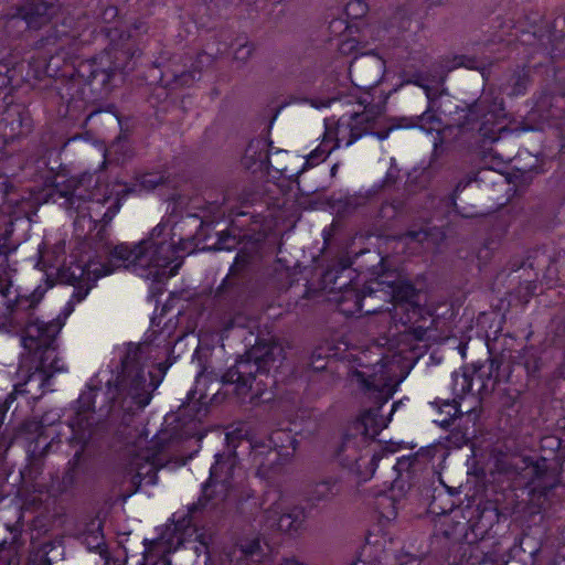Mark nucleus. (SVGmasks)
<instances>
[{
	"instance_id": "obj_1",
	"label": "nucleus",
	"mask_w": 565,
	"mask_h": 565,
	"mask_svg": "<svg viewBox=\"0 0 565 565\" xmlns=\"http://www.w3.org/2000/svg\"><path fill=\"white\" fill-rule=\"evenodd\" d=\"M75 0H24L0 30V139L3 145L32 129V118L13 93L32 79L50 78L62 100L60 113L83 111L86 90L102 94L115 87L118 73H128L141 56L132 33L148 31L143 18L124 28L116 6L98 1L90 11Z\"/></svg>"
},
{
	"instance_id": "obj_2",
	"label": "nucleus",
	"mask_w": 565,
	"mask_h": 565,
	"mask_svg": "<svg viewBox=\"0 0 565 565\" xmlns=\"http://www.w3.org/2000/svg\"><path fill=\"white\" fill-rule=\"evenodd\" d=\"M178 253L179 247L173 241L171 230L163 223L157 224L138 243H119L113 246L110 242H106L102 253L86 264L74 263L60 270L61 280L74 288L67 307L74 310L77 303L86 299L98 279L121 267H134L135 271H140V276L163 284L174 277L183 264Z\"/></svg>"
},
{
	"instance_id": "obj_3",
	"label": "nucleus",
	"mask_w": 565,
	"mask_h": 565,
	"mask_svg": "<svg viewBox=\"0 0 565 565\" xmlns=\"http://www.w3.org/2000/svg\"><path fill=\"white\" fill-rule=\"evenodd\" d=\"M543 359L534 349H526L504 363L494 356L471 369L451 373L454 401L471 395L483 399L495 390L501 391V406L519 412L525 403L543 405L555 394L557 380L543 374Z\"/></svg>"
},
{
	"instance_id": "obj_4",
	"label": "nucleus",
	"mask_w": 565,
	"mask_h": 565,
	"mask_svg": "<svg viewBox=\"0 0 565 565\" xmlns=\"http://www.w3.org/2000/svg\"><path fill=\"white\" fill-rule=\"evenodd\" d=\"M2 248L4 250L0 252V298L3 313L0 316V329L6 324L19 328L23 348L44 365L45 355L56 350V337L63 328V322L60 319L45 321L35 316V310L45 294L55 286V280L44 274L32 290L13 284V270L7 262V255L12 248Z\"/></svg>"
},
{
	"instance_id": "obj_5",
	"label": "nucleus",
	"mask_w": 565,
	"mask_h": 565,
	"mask_svg": "<svg viewBox=\"0 0 565 565\" xmlns=\"http://www.w3.org/2000/svg\"><path fill=\"white\" fill-rule=\"evenodd\" d=\"M275 438L276 434L266 439L258 440L242 436L241 431L227 433L225 441L228 450L215 454L209 478L201 484V491L213 500L216 498L217 492L226 493L228 491L238 463L237 448L244 445L249 450L252 463L257 467V475H263L271 469L280 455L277 450L278 445Z\"/></svg>"
},
{
	"instance_id": "obj_6",
	"label": "nucleus",
	"mask_w": 565,
	"mask_h": 565,
	"mask_svg": "<svg viewBox=\"0 0 565 565\" xmlns=\"http://www.w3.org/2000/svg\"><path fill=\"white\" fill-rule=\"evenodd\" d=\"M273 348H252L221 375L224 394L238 403L258 404L270 399L269 373L275 367Z\"/></svg>"
},
{
	"instance_id": "obj_7",
	"label": "nucleus",
	"mask_w": 565,
	"mask_h": 565,
	"mask_svg": "<svg viewBox=\"0 0 565 565\" xmlns=\"http://www.w3.org/2000/svg\"><path fill=\"white\" fill-rule=\"evenodd\" d=\"M105 396L109 411L120 409L127 414L150 404L152 393L148 391L142 352L138 345L129 344L120 360V372L114 382H107Z\"/></svg>"
},
{
	"instance_id": "obj_8",
	"label": "nucleus",
	"mask_w": 565,
	"mask_h": 565,
	"mask_svg": "<svg viewBox=\"0 0 565 565\" xmlns=\"http://www.w3.org/2000/svg\"><path fill=\"white\" fill-rule=\"evenodd\" d=\"M213 38H220L215 51L210 47V52L202 51L196 54L195 60L191 64L190 70L182 72H170L163 70L161 63L156 61L154 68L159 73L158 83L159 87L156 89L158 97H168L169 92L178 87L191 86L194 82L201 81L204 75L214 66L217 56L227 54L233 51L234 60L245 62L247 61L253 51L254 44L248 41L246 35H237L236 38L228 36L224 39L223 32L215 33Z\"/></svg>"
},
{
	"instance_id": "obj_9",
	"label": "nucleus",
	"mask_w": 565,
	"mask_h": 565,
	"mask_svg": "<svg viewBox=\"0 0 565 565\" xmlns=\"http://www.w3.org/2000/svg\"><path fill=\"white\" fill-rule=\"evenodd\" d=\"M113 88L109 90L95 94L90 93L89 89L86 90L87 97H89V103L83 111H78L73 117L72 115H63L60 113V108L62 107V100L56 96V89L50 88V102H47V106L52 105L55 108V111L58 117L65 118L70 121H79L82 117L84 118V122H95L98 118L105 116L106 121L116 125L119 128L118 136L111 141V143L106 149V157L111 158V160L117 163H125L132 156V142L131 136L135 130L136 120L131 116H124L118 110L117 106L114 104H108L105 107L92 108L90 106L95 100L102 98L105 95H108Z\"/></svg>"
},
{
	"instance_id": "obj_10",
	"label": "nucleus",
	"mask_w": 565,
	"mask_h": 565,
	"mask_svg": "<svg viewBox=\"0 0 565 565\" xmlns=\"http://www.w3.org/2000/svg\"><path fill=\"white\" fill-rule=\"evenodd\" d=\"M358 275L352 268V262L348 257H341L331 266L326 268L322 273V282L331 291H339L335 298L339 311L345 317H353L358 313H374V309L364 310L365 298H372L377 289L373 287L374 284H364L360 288L356 280Z\"/></svg>"
},
{
	"instance_id": "obj_11",
	"label": "nucleus",
	"mask_w": 565,
	"mask_h": 565,
	"mask_svg": "<svg viewBox=\"0 0 565 565\" xmlns=\"http://www.w3.org/2000/svg\"><path fill=\"white\" fill-rule=\"evenodd\" d=\"M401 403L402 402H394L392 404V408L387 417L382 416L380 408H370L364 411L351 427L355 433L353 434L348 430L343 434L341 443L334 451L335 460L344 467L355 463L360 459L358 450L359 443H366L375 439V437L388 426L393 414L396 412Z\"/></svg>"
},
{
	"instance_id": "obj_12",
	"label": "nucleus",
	"mask_w": 565,
	"mask_h": 565,
	"mask_svg": "<svg viewBox=\"0 0 565 565\" xmlns=\"http://www.w3.org/2000/svg\"><path fill=\"white\" fill-rule=\"evenodd\" d=\"M507 110L502 98L489 102L481 99L468 109V118L473 128H477L483 142L501 143L512 137L514 131L505 124Z\"/></svg>"
},
{
	"instance_id": "obj_13",
	"label": "nucleus",
	"mask_w": 565,
	"mask_h": 565,
	"mask_svg": "<svg viewBox=\"0 0 565 565\" xmlns=\"http://www.w3.org/2000/svg\"><path fill=\"white\" fill-rule=\"evenodd\" d=\"M248 292V282L235 265H232L227 275L222 279L215 290L214 298L221 305L233 311V315L224 322V331L235 328L246 329L252 327L248 317L241 312Z\"/></svg>"
},
{
	"instance_id": "obj_14",
	"label": "nucleus",
	"mask_w": 565,
	"mask_h": 565,
	"mask_svg": "<svg viewBox=\"0 0 565 565\" xmlns=\"http://www.w3.org/2000/svg\"><path fill=\"white\" fill-rule=\"evenodd\" d=\"M369 127L365 122L363 114H352L351 116H341L337 122L334 130V139L323 141L310 152L305 164H318L327 159L332 150L342 146L350 147L364 135L367 134Z\"/></svg>"
},
{
	"instance_id": "obj_15",
	"label": "nucleus",
	"mask_w": 565,
	"mask_h": 565,
	"mask_svg": "<svg viewBox=\"0 0 565 565\" xmlns=\"http://www.w3.org/2000/svg\"><path fill=\"white\" fill-rule=\"evenodd\" d=\"M407 83L424 90L427 98V107L419 116L399 118L396 127L403 129L418 128L427 135H431L434 132L440 135L445 125L440 116L437 114L436 107L438 98L433 94V89L428 84V76L423 72L416 71L409 75Z\"/></svg>"
},
{
	"instance_id": "obj_16",
	"label": "nucleus",
	"mask_w": 565,
	"mask_h": 565,
	"mask_svg": "<svg viewBox=\"0 0 565 565\" xmlns=\"http://www.w3.org/2000/svg\"><path fill=\"white\" fill-rule=\"evenodd\" d=\"M394 317L403 326H409L423 320L427 308L420 303V292L409 280H401L391 286Z\"/></svg>"
},
{
	"instance_id": "obj_17",
	"label": "nucleus",
	"mask_w": 565,
	"mask_h": 565,
	"mask_svg": "<svg viewBox=\"0 0 565 565\" xmlns=\"http://www.w3.org/2000/svg\"><path fill=\"white\" fill-rule=\"evenodd\" d=\"M531 115L542 124L565 134V90L562 88L544 89L535 95Z\"/></svg>"
},
{
	"instance_id": "obj_18",
	"label": "nucleus",
	"mask_w": 565,
	"mask_h": 565,
	"mask_svg": "<svg viewBox=\"0 0 565 565\" xmlns=\"http://www.w3.org/2000/svg\"><path fill=\"white\" fill-rule=\"evenodd\" d=\"M31 148L26 149L25 160L22 170H31L32 175L38 177L46 172L45 179L52 185H57V175L53 174V168L50 167L51 157L57 149V143L53 142L50 134L43 132L39 139H32Z\"/></svg>"
},
{
	"instance_id": "obj_19",
	"label": "nucleus",
	"mask_w": 565,
	"mask_h": 565,
	"mask_svg": "<svg viewBox=\"0 0 565 565\" xmlns=\"http://www.w3.org/2000/svg\"><path fill=\"white\" fill-rule=\"evenodd\" d=\"M288 154L287 150L275 148L273 141L267 138L256 137L249 140L244 153V162L247 169H254L270 173L275 171L284 177L287 173L286 166H274L270 157L273 154Z\"/></svg>"
},
{
	"instance_id": "obj_20",
	"label": "nucleus",
	"mask_w": 565,
	"mask_h": 565,
	"mask_svg": "<svg viewBox=\"0 0 565 565\" xmlns=\"http://www.w3.org/2000/svg\"><path fill=\"white\" fill-rule=\"evenodd\" d=\"M267 520L273 527L284 533H296L305 521V509L299 505H288L281 492L277 500L266 510Z\"/></svg>"
},
{
	"instance_id": "obj_21",
	"label": "nucleus",
	"mask_w": 565,
	"mask_h": 565,
	"mask_svg": "<svg viewBox=\"0 0 565 565\" xmlns=\"http://www.w3.org/2000/svg\"><path fill=\"white\" fill-rule=\"evenodd\" d=\"M386 541L383 535H375L371 532L365 536V542L361 546L355 561L350 565H377L385 557ZM417 557L413 554H404L396 556V565H418Z\"/></svg>"
},
{
	"instance_id": "obj_22",
	"label": "nucleus",
	"mask_w": 565,
	"mask_h": 565,
	"mask_svg": "<svg viewBox=\"0 0 565 565\" xmlns=\"http://www.w3.org/2000/svg\"><path fill=\"white\" fill-rule=\"evenodd\" d=\"M63 196L70 202L72 206H75L78 214L83 216L88 215L93 218V212L99 206H105L111 201V193L108 191V186L95 185L93 189H82L75 186L70 191H65Z\"/></svg>"
},
{
	"instance_id": "obj_23",
	"label": "nucleus",
	"mask_w": 565,
	"mask_h": 565,
	"mask_svg": "<svg viewBox=\"0 0 565 565\" xmlns=\"http://www.w3.org/2000/svg\"><path fill=\"white\" fill-rule=\"evenodd\" d=\"M212 500V498L201 491L195 502L188 504L185 510L174 512L171 519H169L188 542L198 536L199 518Z\"/></svg>"
},
{
	"instance_id": "obj_24",
	"label": "nucleus",
	"mask_w": 565,
	"mask_h": 565,
	"mask_svg": "<svg viewBox=\"0 0 565 565\" xmlns=\"http://www.w3.org/2000/svg\"><path fill=\"white\" fill-rule=\"evenodd\" d=\"M158 535L154 539H143L145 557L149 555H164L178 551L188 541L183 534L170 522L163 526L157 527Z\"/></svg>"
},
{
	"instance_id": "obj_25",
	"label": "nucleus",
	"mask_w": 565,
	"mask_h": 565,
	"mask_svg": "<svg viewBox=\"0 0 565 565\" xmlns=\"http://www.w3.org/2000/svg\"><path fill=\"white\" fill-rule=\"evenodd\" d=\"M529 468L531 470L530 494L532 499L545 501L556 488L558 476L548 467L544 458L532 461Z\"/></svg>"
},
{
	"instance_id": "obj_26",
	"label": "nucleus",
	"mask_w": 565,
	"mask_h": 565,
	"mask_svg": "<svg viewBox=\"0 0 565 565\" xmlns=\"http://www.w3.org/2000/svg\"><path fill=\"white\" fill-rule=\"evenodd\" d=\"M345 490L347 486L342 477L339 475L327 476L309 486L306 493L307 501L311 507H318L320 503L342 495Z\"/></svg>"
},
{
	"instance_id": "obj_27",
	"label": "nucleus",
	"mask_w": 565,
	"mask_h": 565,
	"mask_svg": "<svg viewBox=\"0 0 565 565\" xmlns=\"http://www.w3.org/2000/svg\"><path fill=\"white\" fill-rule=\"evenodd\" d=\"M328 30L331 36L341 39L339 50L342 53L353 51L361 43L358 39L359 23L349 21L345 17L332 19Z\"/></svg>"
},
{
	"instance_id": "obj_28",
	"label": "nucleus",
	"mask_w": 565,
	"mask_h": 565,
	"mask_svg": "<svg viewBox=\"0 0 565 565\" xmlns=\"http://www.w3.org/2000/svg\"><path fill=\"white\" fill-rule=\"evenodd\" d=\"M99 388L87 385L86 391H82L78 398L75 401V416L71 419L70 427L74 433L73 438H76L77 430L88 427V414L95 411V402Z\"/></svg>"
},
{
	"instance_id": "obj_29",
	"label": "nucleus",
	"mask_w": 565,
	"mask_h": 565,
	"mask_svg": "<svg viewBox=\"0 0 565 565\" xmlns=\"http://www.w3.org/2000/svg\"><path fill=\"white\" fill-rule=\"evenodd\" d=\"M164 175L156 172H145L137 174L130 182L125 184L126 194L141 196L150 193L158 185L164 183Z\"/></svg>"
},
{
	"instance_id": "obj_30",
	"label": "nucleus",
	"mask_w": 565,
	"mask_h": 565,
	"mask_svg": "<svg viewBox=\"0 0 565 565\" xmlns=\"http://www.w3.org/2000/svg\"><path fill=\"white\" fill-rule=\"evenodd\" d=\"M86 440H82L79 449L75 451L73 457L67 461L65 470L61 479V490L67 492L76 487L79 475L82 472V463L84 458V449Z\"/></svg>"
},
{
	"instance_id": "obj_31",
	"label": "nucleus",
	"mask_w": 565,
	"mask_h": 565,
	"mask_svg": "<svg viewBox=\"0 0 565 565\" xmlns=\"http://www.w3.org/2000/svg\"><path fill=\"white\" fill-rule=\"evenodd\" d=\"M532 84L531 71L527 65L518 66L509 78V95L512 97L524 96Z\"/></svg>"
},
{
	"instance_id": "obj_32",
	"label": "nucleus",
	"mask_w": 565,
	"mask_h": 565,
	"mask_svg": "<svg viewBox=\"0 0 565 565\" xmlns=\"http://www.w3.org/2000/svg\"><path fill=\"white\" fill-rule=\"evenodd\" d=\"M500 515L501 513L498 508L492 510L484 509L481 511L478 520L471 524V531L476 539L483 540L486 536H488L493 524L499 521Z\"/></svg>"
},
{
	"instance_id": "obj_33",
	"label": "nucleus",
	"mask_w": 565,
	"mask_h": 565,
	"mask_svg": "<svg viewBox=\"0 0 565 565\" xmlns=\"http://www.w3.org/2000/svg\"><path fill=\"white\" fill-rule=\"evenodd\" d=\"M58 546L53 541H44L34 545L30 552L28 565H53L50 553Z\"/></svg>"
},
{
	"instance_id": "obj_34",
	"label": "nucleus",
	"mask_w": 565,
	"mask_h": 565,
	"mask_svg": "<svg viewBox=\"0 0 565 565\" xmlns=\"http://www.w3.org/2000/svg\"><path fill=\"white\" fill-rule=\"evenodd\" d=\"M431 454L433 450L430 448H420L415 454L397 458L393 469L395 470L397 477H402L403 472L409 475L414 470L415 463L420 457H426L429 459L431 458Z\"/></svg>"
},
{
	"instance_id": "obj_35",
	"label": "nucleus",
	"mask_w": 565,
	"mask_h": 565,
	"mask_svg": "<svg viewBox=\"0 0 565 565\" xmlns=\"http://www.w3.org/2000/svg\"><path fill=\"white\" fill-rule=\"evenodd\" d=\"M369 11V6L364 0H350L344 9L343 15L352 22L359 23V32L361 33V26L364 25V18Z\"/></svg>"
},
{
	"instance_id": "obj_36",
	"label": "nucleus",
	"mask_w": 565,
	"mask_h": 565,
	"mask_svg": "<svg viewBox=\"0 0 565 565\" xmlns=\"http://www.w3.org/2000/svg\"><path fill=\"white\" fill-rule=\"evenodd\" d=\"M18 539L13 537L8 542L3 540L0 542V565H17L18 564Z\"/></svg>"
},
{
	"instance_id": "obj_37",
	"label": "nucleus",
	"mask_w": 565,
	"mask_h": 565,
	"mask_svg": "<svg viewBox=\"0 0 565 565\" xmlns=\"http://www.w3.org/2000/svg\"><path fill=\"white\" fill-rule=\"evenodd\" d=\"M358 376L360 377V383H361V386L365 390V391H374L377 393L376 395V406L374 408H380V412L382 411V407L390 401V398L392 397V394L388 393V392H384L382 390H380L374 381L370 377H365L363 373L359 372L358 373Z\"/></svg>"
},
{
	"instance_id": "obj_38",
	"label": "nucleus",
	"mask_w": 565,
	"mask_h": 565,
	"mask_svg": "<svg viewBox=\"0 0 565 565\" xmlns=\"http://www.w3.org/2000/svg\"><path fill=\"white\" fill-rule=\"evenodd\" d=\"M206 396L201 395L196 398V391L191 388L185 397L188 407L194 412V416H205L209 413V403L205 401Z\"/></svg>"
},
{
	"instance_id": "obj_39",
	"label": "nucleus",
	"mask_w": 565,
	"mask_h": 565,
	"mask_svg": "<svg viewBox=\"0 0 565 565\" xmlns=\"http://www.w3.org/2000/svg\"><path fill=\"white\" fill-rule=\"evenodd\" d=\"M498 42L493 39L491 41V43H488L487 44V50L489 52H494V49L493 46L494 45H498V55L493 56V58L490 61V63H493V62H497V61H501V60H505L508 57H510V54L512 53L513 51V46L515 45L513 43V40L512 39H509V40H503L502 36H498Z\"/></svg>"
},
{
	"instance_id": "obj_40",
	"label": "nucleus",
	"mask_w": 565,
	"mask_h": 565,
	"mask_svg": "<svg viewBox=\"0 0 565 565\" xmlns=\"http://www.w3.org/2000/svg\"><path fill=\"white\" fill-rule=\"evenodd\" d=\"M55 351H50L46 355H45V362H44V365L40 362V367L42 369L45 377L42 382V386L45 385V383L50 380V377H52L55 373H61V372H65L67 369L65 367L63 361L61 359H58L57 356H55L49 364L46 363L47 360L50 359L51 354L54 353Z\"/></svg>"
},
{
	"instance_id": "obj_41",
	"label": "nucleus",
	"mask_w": 565,
	"mask_h": 565,
	"mask_svg": "<svg viewBox=\"0 0 565 565\" xmlns=\"http://www.w3.org/2000/svg\"><path fill=\"white\" fill-rule=\"evenodd\" d=\"M12 233H13V230L12 228H9V227H6L3 230V232L0 233V246H6V247H10L12 248V250H10V253H8L7 255V262L10 266V268H12V279L14 278L15 274H17V262H11L10 257L15 254L17 249H18V245H15L13 242H12ZM1 250H4L3 248L0 249ZM12 282L14 284V281L12 280Z\"/></svg>"
},
{
	"instance_id": "obj_42",
	"label": "nucleus",
	"mask_w": 565,
	"mask_h": 565,
	"mask_svg": "<svg viewBox=\"0 0 565 565\" xmlns=\"http://www.w3.org/2000/svg\"><path fill=\"white\" fill-rule=\"evenodd\" d=\"M242 557L246 559H259L263 556V548L258 539H253L241 545Z\"/></svg>"
},
{
	"instance_id": "obj_43",
	"label": "nucleus",
	"mask_w": 565,
	"mask_h": 565,
	"mask_svg": "<svg viewBox=\"0 0 565 565\" xmlns=\"http://www.w3.org/2000/svg\"><path fill=\"white\" fill-rule=\"evenodd\" d=\"M14 185L7 178H0V201L2 204L13 205L18 199L12 198Z\"/></svg>"
},
{
	"instance_id": "obj_44",
	"label": "nucleus",
	"mask_w": 565,
	"mask_h": 565,
	"mask_svg": "<svg viewBox=\"0 0 565 565\" xmlns=\"http://www.w3.org/2000/svg\"><path fill=\"white\" fill-rule=\"evenodd\" d=\"M236 243H237V241H236L235 236L231 235L227 232H222L218 235L216 245H217L218 249L232 250L235 247Z\"/></svg>"
},
{
	"instance_id": "obj_45",
	"label": "nucleus",
	"mask_w": 565,
	"mask_h": 565,
	"mask_svg": "<svg viewBox=\"0 0 565 565\" xmlns=\"http://www.w3.org/2000/svg\"><path fill=\"white\" fill-rule=\"evenodd\" d=\"M18 387L0 398V413L7 415L13 402L17 399Z\"/></svg>"
},
{
	"instance_id": "obj_46",
	"label": "nucleus",
	"mask_w": 565,
	"mask_h": 565,
	"mask_svg": "<svg viewBox=\"0 0 565 565\" xmlns=\"http://www.w3.org/2000/svg\"><path fill=\"white\" fill-rule=\"evenodd\" d=\"M327 355H322L320 353V349H316L311 354V365L313 370L316 371H323L326 370L327 362H326Z\"/></svg>"
},
{
	"instance_id": "obj_47",
	"label": "nucleus",
	"mask_w": 565,
	"mask_h": 565,
	"mask_svg": "<svg viewBox=\"0 0 565 565\" xmlns=\"http://www.w3.org/2000/svg\"><path fill=\"white\" fill-rule=\"evenodd\" d=\"M392 451L391 450H387L386 448H383L381 449L380 451H375L371 459H370V467L372 469V472L374 473L375 470L377 469L379 467V463L380 461L385 457V456H388L391 455Z\"/></svg>"
},
{
	"instance_id": "obj_48",
	"label": "nucleus",
	"mask_w": 565,
	"mask_h": 565,
	"mask_svg": "<svg viewBox=\"0 0 565 565\" xmlns=\"http://www.w3.org/2000/svg\"><path fill=\"white\" fill-rule=\"evenodd\" d=\"M239 3L242 6H244V7H246L245 8L246 9V15L243 14V15H241V18L253 19L254 18L253 13H254V11H256V8H257V1H253L252 2L249 0H246V1L245 0H239Z\"/></svg>"
},
{
	"instance_id": "obj_49",
	"label": "nucleus",
	"mask_w": 565,
	"mask_h": 565,
	"mask_svg": "<svg viewBox=\"0 0 565 565\" xmlns=\"http://www.w3.org/2000/svg\"><path fill=\"white\" fill-rule=\"evenodd\" d=\"M469 182L463 183L462 181L458 182L455 186L452 193L450 194V200L454 205H456V202L459 198V194L465 190V188L468 185Z\"/></svg>"
},
{
	"instance_id": "obj_50",
	"label": "nucleus",
	"mask_w": 565,
	"mask_h": 565,
	"mask_svg": "<svg viewBox=\"0 0 565 565\" xmlns=\"http://www.w3.org/2000/svg\"><path fill=\"white\" fill-rule=\"evenodd\" d=\"M118 210H119L118 203H114L111 206H108L106 212L103 214V220L105 222L111 221L113 217L115 216V214L118 212Z\"/></svg>"
},
{
	"instance_id": "obj_51",
	"label": "nucleus",
	"mask_w": 565,
	"mask_h": 565,
	"mask_svg": "<svg viewBox=\"0 0 565 565\" xmlns=\"http://www.w3.org/2000/svg\"><path fill=\"white\" fill-rule=\"evenodd\" d=\"M480 565H508V563L499 559L484 558Z\"/></svg>"
},
{
	"instance_id": "obj_52",
	"label": "nucleus",
	"mask_w": 565,
	"mask_h": 565,
	"mask_svg": "<svg viewBox=\"0 0 565 565\" xmlns=\"http://www.w3.org/2000/svg\"><path fill=\"white\" fill-rule=\"evenodd\" d=\"M390 505H391V511L386 515L387 519L395 518L397 515V510H396V507H395V501L394 500H390Z\"/></svg>"
},
{
	"instance_id": "obj_53",
	"label": "nucleus",
	"mask_w": 565,
	"mask_h": 565,
	"mask_svg": "<svg viewBox=\"0 0 565 565\" xmlns=\"http://www.w3.org/2000/svg\"><path fill=\"white\" fill-rule=\"evenodd\" d=\"M193 22L195 23V25L200 29V28H205L207 26L209 29H212L213 26H210L207 25V23H205L202 19H199L198 17L193 15L192 18Z\"/></svg>"
},
{
	"instance_id": "obj_54",
	"label": "nucleus",
	"mask_w": 565,
	"mask_h": 565,
	"mask_svg": "<svg viewBox=\"0 0 565 565\" xmlns=\"http://www.w3.org/2000/svg\"><path fill=\"white\" fill-rule=\"evenodd\" d=\"M497 156H498V158H499L502 162H510V161L512 160V158H513L511 154L503 156V154L498 153Z\"/></svg>"
},
{
	"instance_id": "obj_55",
	"label": "nucleus",
	"mask_w": 565,
	"mask_h": 565,
	"mask_svg": "<svg viewBox=\"0 0 565 565\" xmlns=\"http://www.w3.org/2000/svg\"><path fill=\"white\" fill-rule=\"evenodd\" d=\"M541 512H542V507L539 504L531 508V514H541Z\"/></svg>"
},
{
	"instance_id": "obj_56",
	"label": "nucleus",
	"mask_w": 565,
	"mask_h": 565,
	"mask_svg": "<svg viewBox=\"0 0 565 565\" xmlns=\"http://www.w3.org/2000/svg\"><path fill=\"white\" fill-rule=\"evenodd\" d=\"M334 102H341V98L340 97L330 98L326 104H323V107H330Z\"/></svg>"
},
{
	"instance_id": "obj_57",
	"label": "nucleus",
	"mask_w": 565,
	"mask_h": 565,
	"mask_svg": "<svg viewBox=\"0 0 565 565\" xmlns=\"http://www.w3.org/2000/svg\"><path fill=\"white\" fill-rule=\"evenodd\" d=\"M395 181L394 177L392 175L391 172H387L386 175H385V182L386 183H393Z\"/></svg>"
},
{
	"instance_id": "obj_58",
	"label": "nucleus",
	"mask_w": 565,
	"mask_h": 565,
	"mask_svg": "<svg viewBox=\"0 0 565 565\" xmlns=\"http://www.w3.org/2000/svg\"><path fill=\"white\" fill-rule=\"evenodd\" d=\"M50 448H51V445L46 444L45 447L42 449L40 457H44L49 452Z\"/></svg>"
},
{
	"instance_id": "obj_59",
	"label": "nucleus",
	"mask_w": 565,
	"mask_h": 565,
	"mask_svg": "<svg viewBox=\"0 0 565 565\" xmlns=\"http://www.w3.org/2000/svg\"><path fill=\"white\" fill-rule=\"evenodd\" d=\"M456 61L455 63V66H461L462 65V60H463V56H455L454 58Z\"/></svg>"
},
{
	"instance_id": "obj_60",
	"label": "nucleus",
	"mask_w": 565,
	"mask_h": 565,
	"mask_svg": "<svg viewBox=\"0 0 565 565\" xmlns=\"http://www.w3.org/2000/svg\"><path fill=\"white\" fill-rule=\"evenodd\" d=\"M451 422H452V418L444 419V420L441 422V426H444V427L449 426V425L451 424Z\"/></svg>"
},
{
	"instance_id": "obj_61",
	"label": "nucleus",
	"mask_w": 565,
	"mask_h": 565,
	"mask_svg": "<svg viewBox=\"0 0 565 565\" xmlns=\"http://www.w3.org/2000/svg\"><path fill=\"white\" fill-rule=\"evenodd\" d=\"M387 136H388V132H383V134L379 135V138L383 140V139L387 138Z\"/></svg>"
},
{
	"instance_id": "obj_62",
	"label": "nucleus",
	"mask_w": 565,
	"mask_h": 565,
	"mask_svg": "<svg viewBox=\"0 0 565 565\" xmlns=\"http://www.w3.org/2000/svg\"><path fill=\"white\" fill-rule=\"evenodd\" d=\"M175 340H171L168 342V350H172L173 349V343H174Z\"/></svg>"
},
{
	"instance_id": "obj_63",
	"label": "nucleus",
	"mask_w": 565,
	"mask_h": 565,
	"mask_svg": "<svg viewBox=\"0 0 565 565\" xmlns=\"http://www.w3.org/2000/svg\"><path fill=\"white\" fill-rule=\"evenodd\" d=\"M235 214H236V215H239V216H245V215H247L248 213H247V212H245V211H238V212H236Z\"/></svg>"
},
{
	"instance_id": "obj_64",
	"label": "nucleus",
	"mask_w": 565,
	"mask_h": 565,
	"mask_svg": "<svg viewBox=\"0 0 565 565\" xmlns=\"http://www.w3.org/2000/svg\"><path fill=\"white\" fill-rule=\"evenodd\" d=\"M553 444H555V447L558 448L561 441L558 439H551Z\"/></svg>"
}]
</instances>
